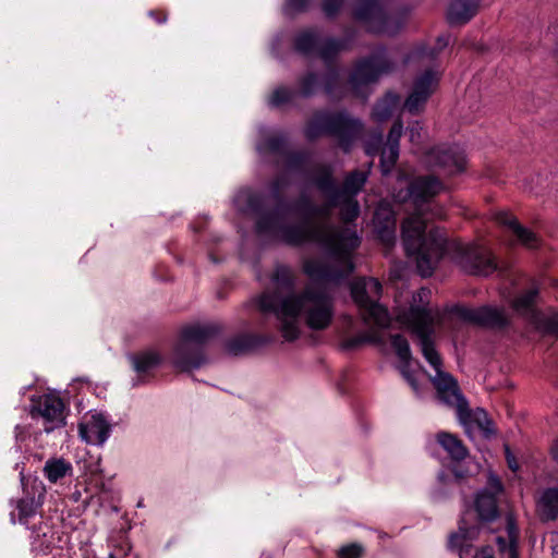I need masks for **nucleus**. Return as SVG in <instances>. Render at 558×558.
<instances>
[{
    "label": "nucleus",
    "instance_id": "c756f323",
    "mask_svg": "<svg viewBox=\"0 0 558 558\" xmlns=\"http://www.w3.org/2000/svg\"><path fill=\"white\" fill-rule=\"evenodd\" d=\"M72 464L64 459H49L44 466V473L49 482L57 483L59 480L71 474Z\"/></svg>",
    "mask_w": 558,
    "mask_h": 558
},
{
    "label": "nucleus",
    "instance_id": "de8ad7c7",
    "mask_svg": "<svg viewBox=\"0 0 558 558\" xmlns=\"http://www.w3.org/2000/svg\"><path fill=\"white\" fill-rule=\"evenodd\" d=\"M460 462H456L451 468V473L454 477V481L457 483H460L462 480H464L468 476V470L464 469Z\"/></svg>",
    "mask_w": 558,
    "mask_h": 558
},
{
    "label": "nucleus",
    "instance_id": "72a5a7b5",
    "mask_svg": "<svg viewBox=\"0 0 558 558\" xmlns=\"http://www.w3.org/2000/svg\"><path fill=\"white\" fill-rule=\"evenodd\" d=\"M470 421L475 423L478 426V428L482 429L486 435L495 433V430L492 427L493 422L488 417V414L484 409L477 408L475 411H471L470 417L461 422L463 424H466Z\"/></svg>",
    "mask_w": 558,
    "mask_h": 558
},
{
    "label": "nucleus",
    "instance_id": "9d476101",
    "mask_svg": "<svg viewBox=\"0 0 558 558\" xmlns=\"http://www.w3.org/2000/svg\"><path fill=\"white\" fill-rule=\"evenodd\" d=\"M264 157H271L276 167L291 172H306L311 153L308 150H290L288 138L283 134H272L264 137L256 146Z\"/></svg>",
    "mask_w": 558,
    "mask_h": 558
},
{
    "label": "nucleus",
    "instance_id": "7c9ffc66",
    "mask_svg": "<svg viewBox=\"0 0 558 558\" xmlns=\"http://www.w3.org/2000/svg\"><path fill=\"white\" fill-rule=\"evenodd\" d=\"M398 102L399 96L397 94L390 92L387 93L385 97L375 105L372 113L374 119L379 122L389 119Z\"/></svg>",
    "mask_w": 558,
    "mask_h": 558
},
{
    "label": "nucleus",
    "instance_id": "c03bdc74",
    "mask_svg": "<svg viewBox=\"0 0 558 558\" xmlns=\"http://www.w3.org/2000/svg\"><path fill=\"white\" fill-rule=\"evenodd\" d=\"M311 0H287L286 11L288 13H301L307 10Z\"/></svg>",
    "mask_w": 558,
    "mask_h": 558
},
{
    "label": "nucleus",
    "instance_id": "6ab92c4d",
    "mask_svg": "<svg viewBox=\"0 0 558 558\" xmlns=\"http://www.w3.org/2000/svg\"><path fill=\"white\" fill-rule=\"evenodd\" d=\"M396 214L388 203H380L374 213V231L377 239L391 248L396 243Z\"/></svg>",
    "mask_w": 558,
    "mask_h": 558
},
{
    "label": "nucleus",
    "instance_id": "39448f33",
    "mask_svg": "<svg viewBox=\"0 0 558 558\" xmlns=\"http://www.w3.org/2000/svg\"><path fill=\"white\" fill-rule=\"evenodd\" d=\"M490 489H483L476 495L474 510L477 522L472 525L488 530L494 534L500 558H519L520 532L511 514L502 517L498 508L497 494L502 492V484L497 477H489Z\"/></svg>",
    "mask_w": 558,
    "mask_h": 558
},
{
    "label": "nucleus",
    "instance_id": "603ef678",
    "mask_svg": "<svg viewBox=\"0 0 558 558\" xmlns=\"http://www.w3.org/2000/svg\"><path fill=\"white\" fill-rule=\"evenodd\" d=\"M549 35L553 36V39L556 40V47H555V58L558 62V24L551 25L549 27Z\"/></svg>",
    "mask_w": 558,
    "mask_h": 558
},
{
    "label": "nucleus",
    "instance_id": "5701e85b",
    "mask_svg": "<svg viewBox=\"0 0 558 558\" xmlns=\"http://www.w3.org/2000/svg\"><path fill=\"white\" fill-rule=\"evenodd\" d=\"M324 39L318 27H308L300 31L293 37V49L302 56H318L320 58V49Z\"/></svg>",
    "mask_w": 558,
    "mask_h": 558
},
{
    "label": "nucleus",
    "instance_id": "c9c22d12",
    "mask_svg": "<svg viewBox=\"0 0 558 558\" xmlns=\"http://www.w3.org/2000/svg\"><path fill=\"white\" fill-rule=\"evenodd\" d=\"M537 289H530L525 291L524 293L518 295L512 301V306L515 311L527 313L533 310V305L535 303L536 296H537Z\"/></svg>",
    "mask_w": 558,
    "mask_h": 558
},
{
    "label": "nucleus",
    "instance_id": "f257e3e1",
    "mask_svg": "<svg viewBox=\"0 0 558 558\" xmlns=\"http://www.w3.org/2000/svg\"><path fill=\"white\" fill-rule=\"evenodd\" d=\"M270 281L272 288L264 290L254 301L263 333H241L229 339L226 349L230 354L241 355L274 342L275 330L291 342L300 337L302 323L314 331L331 325L335 296L326 288L306 284L295 290L296 276L284 265L275 268Z\"/></svg>",
    "mask_w": 558,
    "mask_h": 558
},
{
    "label": "nucleus",
    "instance_id": "58836bf2",
    "mask_svg": "<svg viewBox=\"0 0 558 558\" xmlns=\"http://www.w3.org/2000/svg\"><path fill=\"white\" fill-rule=\"evenodd\" d=\"M380 342L379 337L376 333L364 332L345 340L344 347L347 349H355L364 343H378Z\"/></svg>",
    "mask_w": 558,
    "mask_h": 558
},
{
    "label": "nucleus",
    "instance_id": "aec40b11",
    "mask_svg": "<svg viewBox=\"0 0 558 558\" xmlns=\"http://www.w3.org/2000/svg\"><path fill=\"white\" fill-rule=\"evenodd\" d=\"M471 517L472 513L466 511L459 522V531L449 536V547L451 549H459L460 558H466L471 555V542L476 539L480 534L478 526L471 524Z\"/></svg>",
    "mask_w": 558,
    "mask_h": 558
},
{
    "label": "nucleus",
    "instance_id": "09e8293b",
    "mask_svg": "<svg viewBox=\"0 0 558 558\" xmlns=\"http://www.w3.org/2000/svg\"><path fill=\"white\" fill-rule=\"evenodd\" d=\"M505 456H506V460H507V464H508V468L515 472L519 470V463L514 457V454L511 452L509 446H505Z\"/></svg>",
    "mask_w": 558,
    "mask_h": 558
},
{
    "label": "nucleus",
    "instance_id": "f704fd0d",
    "mask_svg": "<svg viewBox=\"0 0 558 558\" xmlns=\"http://www.w3.org/2000/svg\"><path fill=\"white\" fill-rule=\"evenodd\" d=\"M390 343L400 361L407 364L410 363L412 354L408 340L403 336L396 333L390 336Z\"/></svg>",
    "mask_w": 558,
    "mask_h": 558
},
{
    "label": "nucleus",
    "instance_id": "4d7b16f0",
    "mask_svg": "<svg viewBox=\"0 0 558 558\" xmlns=\"http://www.w3.org/2000/svg\"><path fill=\"white\" fill-rule=\"evenodd\" d=\"M550 454L553 459L558 463V438L554 441L550 447Z\"/></svg>",
    "mask_w": 558,
    "mask_h": 558
},
{
    "label": "nucleus",
    "instance_id": "2eb2a0df",
    "mask_svg": "<svg viewBox=\"0 0 558 558\" xmlns=\"http://www.w3.org/2000/svg\"><path fill=\"white\" fill-rule=\"evenodd\" d=\"M432 383L437 390L440 401L447 405L454 408L460 421L470 417L471 410L466 399L460 392L457 380L448 373L441 371V367L435 371Z\"/></svg>",
    "mask_w": 558,
    "mask_h": 558
},
{
    "label": "nucleus",
    "instance_id": "3c124183",
    "mask_svg": "<svg viewBox=\"0 0 558 558\" xmlns=\"http://www.w3.org/2000/svg\"><path fill=\"white\" fill-rule=\"evenodd\" d=\"M553 558H558V533H551L549 537Z\"/></svg>",
    "mask_w": 558,
    "mask_h": 558
},
{
    "label": "nucleus",
    "instance_id": "393cba45",
    "mask_svg": "<svg viewBox=\"0 0 558 558\" xmlns=\"http://www.w3.org/2000/svg\"><path fill=\"white\" fill-rule=\"evenodd\" d=\"M356 36L357 29L354 26H345L343 28L342 38L327 37L324 39V45L320 49V57H324L326 60L337 58L341 51L350 50L352 48Z\"/></svg>",
    "mask_w": 558,
    "mask_h": 558
},
{
    "label": "nucleus",
    "instance_id": "49530a36",
    "mask_svg": "<svg viewBox=\"0 0 558 558\" xmlns=\"http://www.w3.org/2000/svg\"><path fill=\"white\" fill-rule=\"evenodd\" d=\"M542 326L546 332L558 335V313H554L542 320Z\"/></svg>",
    "mask_w": 558,
    "mask_h": 558
},
{
    "label": "nucleus",
    "instance_id": "bb28decb",
    "mask_svg": "<svg viewBox=\"0 0 558 558\" xmlns=\"http://www.w3.org/2000/svg\"><path fill=\"white\" fill-rule=\"evenodd\" d=\"M481 0H452L447 19L451 25L468 23L477 12Z\"/></svg>",
    "mask_w": 558,
    "mask_h": 558
},
{
    "label": "nucleus",
    "instance_id": "f8f14e48",
    "mask_svg": "<svg viewBox=\"0 0 558 558\" xmlns=\"http://www.w3.org/2000/svg\"><path fill=\"white\" fill-rule=\"evenodd\" d=\"M408 319L412 325L414 335L418 339L424 357L435 371L440 368L441 360L432 340L434 333V316L432 310L421 305L411 306Z\"/></svg>",
    "mask_w": 558,
    "mask_h": 558
},
{
    "label": "nucleus",
    "instance_id": "1a4fd4ad",
    "mask_svg": "<svg viewBox=\"0 0 558 558\" xmlns=\"http://www.w3.org/2000/svg\"><path fill=\"white\" fill-rule=\"evenodd\" d=\"M366 180L367 172L353 170L345 175L340 185L333 175V168L329 163L316 165L315 173L312 177V182L320 194H331L330 205H336L335 202L341 196L356 197Z\"/></svg>",
    "mask_w": 558,
    "mask_h": 558
},
{
    "label": "nucleus",
    "instance_id": "6e6d98bb",
    "mask_svg": "<svg viewBox=\"0 0 558 558\" xmlns=\"http://www.w3.org/2000/svg\"><path fill=\"white\" fill-rule=\"evenodd\" d=\"M149 15L153 16L159 24L165 23L167 21V14L161 11H150Z\"/></svg>",
    "mask_w": 558,
    "mask_h": 558
},
{
    "label": "nucleus",
    "instance_id": "5fc2aeb1",
    "mask_svg": "<svg viewBox=\"0 0 558 558\" xmlns=\"http://www.w3.org/2000/svg\"><path fill=\"white\" fill-rule=\"evenodd\" d=\"M400 373L402 377L405 379V381L414 377L413 373L410 369V363H402V365L400 366Z\"/></svg>",
    "mask_w": 558,
    "mask_h": 558
},
{
    "label": "nucleus",
    "instance_id": "864d4df0",
    "mask_svg": "<svg viewBox=\"0 0 558 558\" xmlns=\"http://www.w3.org/2000/svg\"><path fill=\"white\" fill-rule=\"evenodd\" d=\"M408 130H409V133H410V140L412 142H415V141L420 140L421 126H420V124L417 122H415L413 125H411Z\"/></svg>",
    "mask_w": 558,
    "mask_h": 558
},
{
    "label": "nucleus",
    "instance_id": "20e7f679",
    "mask_svg": "<svg viewBox=\"0 0 558 558\" xmlns=\"http://www.w3.org/2000/svg\"><path fill=\"white\" fill-rule=\"evenodd\" d=\"M323 204H316L310 195L301 193L294 199V210L303 220V226H324L328 228H348L355 232L357 245L347 255H335L318 243H314L324 254V258L305 257L302 270L310 278L308 284L326 288L332 295L329 286H339L355 268L353 257L361 245V235L352 222L360 216V204L356 197L341 196L330 205L331 194H322Z\"/></svg>",
    "mask_w": 558,
    "mask_h": 558
},
{
    "label": "nucleus",
    "instance_id": "a211bd4d",
    "mask_svg": "<svg viewBox=\"0 0 558 558\" xmlns=\"http://www.w3.org/2000/svg\"><path fill=\"white\" fill-rule=\"evenodd\" d=\"M427 161L432 167L438 168L445 174H457L465 168V156L458 146L440 145L432 148L427 154Z\"/></svg>",
    "mask_w": 558,
    "mask_h": 558
},
{
    "label": "nucleus",
    "instance_id": "4468645a",
    "mask_svg": "<svg viewBox=\"0 0 558 558\" xmlns=\"http://www.w3.org/2000/svg\"><path fill=\"white\" fill-rule=\"evenodd\" d=\"M449 313L464 322L494 330H501L509 325V319L501 308L484 305L476 308L453 305Z\"/></svg>",
    "mask_w": 558,
    "mask_h": 558
},
{
    "label": "nucleus",
    "instance_id": "cd10ccee",
    "mask_svg": "<svg viewBox=\"0 0 558 558\" xmlns=\"http://www.w3.org/2000/svg\"><path fill=\"white\" fill-rule=\"evenodd\" d=\"M537 511L542 521H554L558 518V487H549L542 493Z\"/></svg>",
    "mask_w": 558,
    "mask_h": 558
},
{
    "label": "nucleus",
    "instance_id": "412c9836",
    "mask_svg": "<svg viewBox=\"0 0 558 558\" xmlns=\"http://www.w3.org/2000/svg\"><path fill=\"white\" fill-rule=\"evenodd\" d=\"M111 424L101 413H96L90 418L78 425V433L83 440L93 445H104L109 438Z\"/></svg>",
    "mask_w": 558,
    "mask_h": 558
},
{
    "label": "nucleus",
    "instance_id": "dca6fc26",
    "mask_svg": "<svg viewBox=\"0 0 558 558\" xmlns=\"http://www.w3.org/2000/svg\"><path fill=\"white\" fill-rule=\"evenodd\" d=\"M437 72L426 70L413 82V87L404 101V109L412 116L420 114L425 109L426 102L438 86Z\"/></svg>",
    "mask_w": 558,
    "mask_h": 558
},
{
    "label": "nucleus",
    "instance_id": "13d9d810",
    "mask_svg": "<svg viewBox=\"0 0 558 558\" xmlns=\"http://www.w3.org/2000/svg\"><path fill=\"white\" fill-rule=\"evenodd\" d=\"M414 391L418 390V384L415 377L407 381Z\"/></svg>",
    "mask_w": 558,
    "mask_h": 558
},
{
    "label": "nucleus",
    "instance_id": "37998d69",
    "mask_svg": "<svg viewBox=\"0 0 558 558\" xmlns=\"http://www.w3.org/2000/svg\"><path fill=\"white\" fill-rule=\"evenodd\" d=\"M344 0H323L322 8L328 19H333L340 11Z\"/></svg>",
    "mask_w": 558,
    "mask_h": 558
},
{
    "label": "nucleus",
    "instance_id": "f3484780",
    "mask_svg": "<svg viewBox=\"0 0 558 558\" xmlns=\"http://www.w3.org/2000/svg\"><path fill=\"white\" fill-rule=\"evenodd\" d=\"M64 403L61 398L53 395H44L38 400L33 401L31 415L33 418L43 417L45 420V432L51 433L65 424Z\"/></svg>",
    "mask_w": 558,
    "mask_h": 558
},
{
    "label": "nucleus",
    "instance_id": "423d86ee",
    "mask_svg": "<svg viewBox=\"0 0 558 558\" xmlns=\"http://www.w3.org/2000/svg\"><path fill=\"white\" fill-rule=\"evenodd\" d=\"M221 330V326L214 323L183 327L171 357L173 367L180 372H191L207 364L206 347Z\"/></svg>",
    "mask_w": 558,
    "mask_h": 558
},
{
    "label": "nucleus",
    "instance_id": "7ed1b4c3",
    "mask_svg": "<svg viewBox=\"0 0 558 558\" xmlns=\"http://www.w3.org/2000/svg\"><path fill=\"white\" fill-rule=\"evenodd\" d=\"M290 185L286 173L277 174L269 182V190L276 207L264 210V196L252 190H241L234 197V205L243 214L257 217L256 233L272 240L280 239L287 244L300 246L305 243H318L335 255L345 253L357 245V236L348 228H328L324 226H303L301 223H287L284 220L294 210V201L288 204L283 197L284 190Z\"/></svg>",
    "mask_w": 558,
    "mask_h": 558
},
{
    "label": "nucleus",
    "instance_id": "4be33fe9",
    "mask_svg": "<svg viewBox=\"0 0 558 558\" xmlns=\"http://www.w3.org/2000/svg\"><path fill=\"white\" fill-rule=\"evenodd\" d=\"M494 219L497 223L507 227L525 247L536 248L539 246V238L533 231L520 225L517 218L511 214L499 211L495 214Z\"/></svg>",
    "mask_w": 558,
    "mask_h": 558
},
{
    "label": "nucleus",
    "instance_id": "f03ea898",
    "mask_svg": "<svg viewBox=\"0 0 558 558\" xmlns=\"http://www.w3.org/2000/svg\"><path fill=\"white\" fill-rule=\"evenodd\" d=\"M442 190V183L433 175L418 177L409 185V195L415 211L401 226L402 242L408 256L414 257L422 277L433 275L437 264L448 256L463 271L471 275L488 276L497 270L492 252L477 244H464L447 239L440 229L426 233L427 221L444 219L445 208L432 199Z\"/></svg>",
    "mask_w": 558,
    "mask_h": 558
},
{
    "label": "nucleus",
    "instance_id": "2f4dec72",
    "mask_svg": "<svg viewBox=\"0 0 558 558\" xmlns=\"http://www.w3.org/2000/svg\"><path fill=\"white\" fill-rule=\"evenodd\" d=\"M296 85L298 89L295 90L298 96L302 98H310L315 95L318 88V75L313 71H308L305 74L299 76Z\"/></svg>",
    "mask_w": 558,
    "mask_h": 558
},
{
    "label": "nucleus",
    "instance_id": "473e14b6",
    "mask_svg": "<svg viewBox=\"0 0 558 558\" xmlns=\"http://www.w3.org/2000/svg\"><path fill=\"white\" fill-rule=\"evenodd\" d=\"M296 97L298 93L295 89L279 86L269 96L268 104L271 107L279 108L283 105L292 104Z\"/></svg>",
    "mask_w": 558,
    "mask_h": 558
},
{
    "label": "nucleus",
    "instance_id": "8fccbe9b",
    "mask_svg": "<svg viewBox=\"0 0 558 558\" xmlns=\"http://www.w3.org/2000/svg\"><path fill=\"white\" fill-rule=\"evenodd\" d=\"M475 558H495L493 547L489 545L482 547L476 553Z\"/></svg>",
    "mask_w": 558,
    "mask_h": 558
},
{
    "label": "nucleus",
    "instance_id": "a878e982",
    "mask_svg": "<svg viewBox=\"0 0 558 558\" xmlns=\"http://www.w3.org/2000/svg\"><path fill=\"white\" fill-rule=\"evenodd\" d=\"M326 66V73L323 77V88L325 94L331 100H340L344 96V88L341 84L340 71L338 65L335 63L336 58L326 60L320 57Z\"/></svg>",
    "mask_w": 558,
    "mask_h": 558
},
{
    "label": "nucleus",
    "instance_id": "b1692460",
    "mask_svg": "<svg viewBox=\"0 0 558 558\" xmlns=\"http://www.w3.org/2000/svg\"><path fill=\"white\" fill-rule=\"evenodd\" d=\"M130 360L133 369L137 374L133 381L134 387L147 383L151 371L158 367L161 363V356L155 352H141L133 354Z\"/></svg>",
    "mask_w": 558,
    "mask_h": 558
},
{
    "label": "nucleus",
    "instance_id": "4c0bfd02",
    "mask_svg": "<svg viewBox=\"0 0 558 558\" xmlns=\"http://www.w3.org/2000/svg\"><path fill=\"white\" fill-rule=\"evenodd\" d=\"M399 157V145L388 144L381 151L380 162L385 171H389L395 167Z\"/></svg>",
    "mask_w": 558,
    "mask_h": 558
},
{
    "label": "nucleus",
    "instance_id": "ddd939ff",
    "mask_svg": "<svg viewBox=\"0 0 558 558\" xmlns=\"http://www.w3.org/2000/svg\"><path fill=\"white\" fill-rule=\"evenodd\" d=\"M356 21L363 22L367 29L376 34L396 35L401 28V22L390 17L378 0H361L353 11Z\"/></svg>",
    "mask_w": 558,
    "mask_h": 558
},
{
    "label": "nucleus",
    "instance_id": "79ce46f5",
    "mask_svg": "<svg viewBox=\"0 0 558 558\" xmlns=\"http://www.w3.org/2000/svg\"><path fill=\"white\" fill-rule=\"evenodd\" d=\"M449 43V38L447 36H439L437 38V44L435 47L433 48H427V47H423L421 49V54H424V56H427L432 59L436 58L438 56V53L445 48L447 47Z\"/></svg>",
    "mask_w": 558,
    "mask_h": 558
},
{
    "label": "nucleus",
    "instance_id": "c85d7f7f",
    "mask_svg": "<svg viewBox=\"0 0 558 558\" xmlns=\"http://www.w3.org/2000/svg\"><path fill=\"white\" fill-rule=\"evenodd\" d=\"M436 439L453 462H461L468 457L469 451L466 447L456 435L447 432H439L436 435Z\"/></svg>",
    "mask_w": 558,
    "mask_h": 558
},
{
    "label": "nucleus",
    "instance_id": "e433bc0d",
    "mask_svg": "<svg viewBox=\"0 0 558 558\" xmlns=\"http://www.w3.org/2000/svg\"><path fill=\"white\" fill-rule=\"evenodd\" d=\"M112 549L108 558H135L132 554V547L124 536H119V539L111 545Z\"/></svg>",
    "mask_w": 558,
    "mask_h": 558
},
{
    "label": "nucleus",
    "instance_id": "9b49d317",
    "mask_svg": "<svg viewBox=\"0 0 558 558\" xmlns=\"http://www.w3.org/2000/svg\"><path fill=\"white\" fill-rule=\"evenodd\" d=\"M391 68L392 63L386 57L384 47H380L371 56L359 60L349 76V85L353 94L365 98L363 88L376 82L383 73H388Z\"/></svg>",
    "mask_w": 558,
    "mask_h": 558
},
{
    "label": "nucleus",
    "instance_id": "ea45409f",
    "mask_svg": "<svg viewBox=\"0 0 558 558\" xmlns=\"http://www.w3.org/2000/svg\"><path fill=\"white\" fill-rule=\"evenodd\" d=\"M19 520L25 523L26 519L34 515L36 511L35 500L32 497L22 498L17 501Z\"/></svg>",
    "mask_w": 558,
    "mask_h": 558
},
{
    "label": "nucleus",
    "instance_id": "a19ab883",
    "mask_svg": "<svg viewBox=\"0 0 558 558\" xmlns=\"http://www.w3.org/2000/svg\"><path fill=\"white\" fill-rule=\"evenodd\" d=\"M364 555L365 548L359 543L343 545L337 551L338 558H363Z\"/></svg>",
    "mask_w": 558,
    "mask_h": 558
},
{
    "label": "nucleus",
    "instance_id": "a18cd8bd",
    "mask_svg": "<svg viewBox=\"0 0 558 558\" xmlns=\"http://www.w3.org/2000/svg\"><path fill=\"white\" fill-rule=\"evenodd\" d=\"M402 131H403V124L400 120H397L390 131H389V134H388V137H387V143L388 144H393V145H399V141H400V137L402 135Z\"/></svg>",
    "mask_w": 558,
    "mask_h": 558
},
{
    "label": "nucleus",
    "instance_id": "6e6552de",
    "mask_svg": "<svg viewBox=\"0 0 558 558\" xmlns=\"http://www.w3.org/2000/svg\"><path fill=\"white\" fill-rule=\"evenodd\" d=\"M351 295L361 310L366 324L377 327L389 326L390 318L386 307L378 303L381 295V283L376 278H357L351 283Z\"/></svg>",
    "mask_w": 558,
    "mask_h": 558
},
{
    "label": "nucleus",
    "instance_id": "0eeeda50",
    "mask_svg": "<svg viewBox=\"0 0 558 558\" xmlns=\"http://www.w3.org/2000/svg\"><path fill=\"white\" fill-rule=\"evenodd\" d=\"M362 131V122L352 118L344 110L338 112L317 110L307 121L304 135L308 141H315L322 135L333 136L338 141L339 147L348 153Z\"/></svg>",
    "mask_w": 558,
    "mask_h": 558
}]
</instances>
